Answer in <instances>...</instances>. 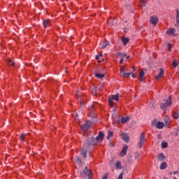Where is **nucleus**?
Segmentation results:
<instances>
[{"mask_svg":"<svg viewBox=\"0 0 179 179\" xmlns=\"http://www.w3.org/2000/svg\"><path fill=\"white\" fill-rule=\"evenodd\" d=\"M104 139V133L103 131H99V135L96 137V138L93 137H90L88 138L81 149V155L84 158L87 157V153L90 152V149H92L93 146L96 142H100V141H103Z\"/></svg>","mask_w":179,"mask_h":179,"instance_id":"obj_1","label":"nucleus"},{"mask_svg":"<svg viewBox=\"0 0 179 179\" xmlns=\"http://www.w3.org/2000/svg\"><path fill=\"white\" fill-rule=\"evenodd\" d=\"M171 104H173V101H171V96H169L168 99H164L161 103L159 107L166 113L167 111V107H171Z\"/></svg>","mask_w":179,"mask_h":179,"instance_id":"obj_2","label":"nucleus"},{"mask_svg":"<svg viewBox=\"0 0 179 179\" xmlns=\"http://www.w3.org/2000/svg\"><path fill=\"white\" fill-rule=\"evenodd\" d=\"M92 171H90L87 166H85L83 172H80V177L85 178L87 176L88 179H92Z\"/></svg>","mask_w":179,"mask_h":179,"instance_id":"obj_3","label":"nucleus"},{"mask_svg":"<svg viewBox=\"0 0 179 179\" xmlns=\"http://www.w3.org/2000/svg\"><path fill=\"white\" fill-rule=\"evenodd\" d=\"M113 100H115V101H118V100H120V95L118 94H116L113 95V98H109L108 103L110 107L114 106V101H113Z\"/></svg>","mask_w":179,"mask_h":179,"instance_id":"obj_4","label":"nucleus"},{"mask_svg":"<svg viewBox=\"0 0 179 179\" xmlns=\"http://www.w3.org/2000/svg\"><path fill=\"white\" fill-rule=\"evenodd\" d=\"M145 134L141 133L139 138V142H138V148L139 149L142 148V146H143V143H145Z\"/></svg>","mask_w":179,"mask_h":179,"instance_id":"obj_5","label":"nucleus"},{"mask_svg":"<svg viewBox=\"0 0 179 179\" xmlns=\"http://www.w3.org/2000/svg\"><path fill=\"white\" fill-rule=\"evenodd\" d=\"M77 99L78 101H80V104L81 106H85V100L86 99V96H85V95L77 94Z\"/></svg>","mask_w":179,"mask_h":179,"instance_id":"obj_6","label":"nucleus"},{"mask_svg":"<svg viewBox=\"0 0 179 179\" xmlns=\"http://www.w3.org/2000/svg\"><path fill=\"white\" fill-rule=\"evenodd\" d=\"M91 125H92V122L89 120L87 121L86 124H84L81 126L82 131H86L87 129H89Z\"/></svg>","mask_w":179,"mask_h":179,"instance_id":"obj_7","label":"nucleus"},{"mask_svg":"<svg viewBox=\"0 0 179 179\" xmlns=\"http://www.w3.org/2000/svg\"><path fill=\"white\" fill-rule=\"evenodd\" d=\"M150 22L152 24H153V26H156V24H157L159 22V19L157 18V17L153 15L150 17Z\"/></svg>","mask_w":179,"mask_h":179,"instance_id":"obj_8","label":"nucleus"},{"mask_svg":"<svg viewBox=\"0 0 179 179\" xmlns=\"http://www.w3.org/2000/svg\"><path fill=\"white\" fill-rule=\"evenodd\" d=\"M166 34L169 36H177V34H176V29L174 28H170L167 30Z\"/></svg>","mask_w":179,"mask_h":179,"instance_id":"obj_9","label":"nucleus"},{"mask_svg":"<svg viewBox=\"0 0 179 179\" xmlns=\"http://www.w3.org/2000/svg\"><path fill=\"white\" fill-rule=\"evenodd\" d=\"M162 76H164V69H160L159 73L155 77L156 80H159Z\"/></svg>","mask_w":179,"mask_h":179,"instance_id":"obj_10","label":"nucleus"},{"mask_svg":"<svg viewBox=\"0 0 179 179\" xmlns=\"http://www.w3.org/2000/svg\"><path fill=\"white\" fill-rule=\"evenodd\" d=\"M127 150H128V145H124L122 150L120 153L122 157H124V156H125V155H127Z\"/></svg>","mask_w":179,"mask_h":179,"instance_id":"obj_11","label":"nucleus"},{"mask_svg":"<svg viewBox=\"0 0 179 179\" xmlns=\"http://www.w3.org/2000/svg\"><path fill=\"white\" fill-rule=\"evenodd\" d=\"M155 128H157V129H163V128H164V123L163 122H159L155 125Z\"/></svg>","mask_w":179,"mask_h":179,"instance_id":"obj_12","label":"nucleus"},{"mask_svg":"<svg viewBox=\"0 0 179 179\" xmlns=\"http://www.w3.org/2000/svg\"><path fill=\"white\" fill-rule=\"evenodd\" d=\"M43 24L45 27V29H47V27H48V26L51 25V20H45L43 22Z\"/></svg>","mask_w":179,"mask_h":179,"instance_id":"obj_13","label":"nucleus"},{"mask_svg":"<svg viewBox=\"0 0 179 179\" xmlns=\"http://www.w3.org/2000/svg\"><path fill=\"white\" fill-rule=\"evenodd\" d=\"M122 138L124 142H129V136L127 134L122 133Z\"/></svg>","mask_w":179,"mask_h":179,"instance_id":"obj_14","label":"nucleus"},{"mask_svg":"<svg viewBox=\"0 0 179 179\" xmlns=\"http://www.w3.org/2000/svg\"><path fill=\"white\" fill-rule=\"evenodd\" d=\"M129 120H131V117H129V116L122 117L121 119V122L122 124H127L128 121H129Z\"/></svg>","mask_w":179,"mask_h":179,"instance_id":"obj_15","label":"nucleus"},{"mask_svg":"<svg viewBox=\"0 0 179 179\" xmlns=\"http://www.w3.org/2000/svg\"><path fill=\"white\" fill-rule=\"evenodd\" d=\"M157 159H158V160H159V162H164V160L166 159V157L164 156V154L160 153V154L157 156Z\"/></svg>","mask_w":179,"mask_h":179,"instance_id":"obj_16","label":"nucleus"},{"mask_svg":"<svg viewBox=\"0 0 179 179\" xmlns=\"http://www.w3.org/2000/svg\"><path fill=\"white\" fill-rule=\"evenodd\" d=\"M141 82H145V71H141L139 73Z\"/></svg>","mask_w":179,"mask_h":179,"instance_id":"obj_17","label":"nucleus"},{"mask_svg":"<svg viewBox=\"0 0 179 179\" xmlns=\"http://www.w3.org/2000/svg\"><path fill=\"white\" fill-rule=\"evenodd\" d=\"M109 44H110V41H106L105 42H103L101 46V50H104V48H106L107 45H109Z\"/></svg>","mask_w":179,"mask_h":179,"instance_id":"obj_18","label":"nucleus"},{"mask_svg":"<svg viewBox=\"0 0 179 179\" xmlns=\"http://www.w3.org/2000/svg\"><path fill=\"white\" fill-rule=\"evenodd\" d=\"M176 26H179V10H176Z\"/></svg>","mask_w":179,"mask_h":179,"instance_id":"obj_19","label":"nucleus"},{"mask_svg":"<svg viewBox=\"0 0 179 179\" xmlns=\"http://www.w3.org/2000/svg\"><path fill=\"white\" fill-rule=\"evenodd\" d=\"M159 169L160 170H166V169H167V162L161 164Z\"/></svg>","mask_w":179,"mask_h":179,"instance_id":"obj_20","label":"nucleus"},{"mask_svg":"<svg viewBox=\"0 0 179 179\" xmlns=\"http://www.w3.org/2000/svg\"><path fill=\"white\" fill-rule=\"evenodd\" d=\"M117 55L120 58L124 59V58H125V57H127V53H122L121 52H117Z\"/></svg>","mask_w":179,"mask_h":179,"instance_id":"obj_21","label":"nucleus"},{"mask_svg":"<svg viewBox=\"0 0 179 179\" xmlns=\"http://www.w3.org/2000/svg\"><path fill=\"white\" fill-rule=\"evenodd\" d=\"M139 8H141V6H146L148 5V1L145 0H140Z\"/></svg>","mask_w":179,"mask_h":179,"instance_id":"obj_22","label":"nucleus"},{"mask_svg":"<svg viewBox=\"0 0 179 179\" xmlns=\"http://www.w3.org/2000/svg\"><path fill=\"white\" fill-rule=\"evenodd\" d=\"M122 41L123 43V44H124V45H127V44H128V43H129V38H122Z\"/></svg>","mask_w":179,"mask_h":179,"instance_id":"obj_23","label":"nucleus"},{"mask_svg":"<svg viewBox=\"0 0 179 179\" xmlns=\"http://www.w3.org/2000/svg\"><path fill=\"white\" fill-rule=\"evenodd\" d=\"M95 76L96 78H97L98 79H103V78H104V76H106V75L104 74H101L99 73H95Z\"/></svg>","mask_w":179,"mask_h":179,"instance_id":"obj_24","label":"nucleus"},{"mask_svg":"<svg viewBox=\"0 0 179 179\" xmlns=\"http://www.w3.org/2000/svg\"><path fill=\"white\" fill-rule=\"evenodd\" d=\"M168 146H169V143H167V142L163 141L162 143V149H166V148H168Z\"/></svg>","mask_w":179,"mask_h":179,"instance_id":"obj_25","label":"nucleus"},{"mask_svg":"<svg viewBox=\"0 0 179 179\" xmlns=\"http://www.w3.org/2000/svg\"><path fill=\"white\" fill-rule=\"evenodd\" d=\"M116 169H118L119 170H121L122 169V166H121V162L120 161H117L115 164Z\"/></svg>","mask_w":179,"mask_h":179,"instance_id":"obj_26","label":"nucleus"},{"mask_svg":"<svg viewBox=\"0 0 179 179\" xmlns=\"http://www.w3.org/2000/svg\"><path fill=\"white\" fill-rule=\"evenodd\" d=\"M132 75V72L130 73H124L122 75V78H129Z\"/></svg>","mask_w":179,"mask_h":179,"instance_id":"obj_27","label":"nucleus"},{"mask_svg":"<svg viewBox=\"0 0 179 179\" xmlns=\"http://www.w3.org/2000/svg\"><path fill=\"white\" fill-rule=\"evenodd\" d=\"M8 64L10 66H15V62H13V60L9 59L8 60Z\"/></svg>","mask_w":179,"mask_h":179,"instance_id":"obj_28","label":"nucleus"},{"mask_svg":"<svg viewBox=\"0 0 179 179\" xmlns=\"http://www.w3.org/2000/svg\"><path fill=\"white\" fill-rule=\"evenodd\" d=\"M173 118H175V120H178V118H179L178 112H173Z\"/></svg>","mask_w":179,"mask_h":179,"instance_id":"obj_29","label":"nucleus"},{"mask_svg":"<svg viewBox=\"0 0 179 179\" xmlns=\"http://www.w3.org/2000/svg\"><path fill=\"white\" fill-rule=\"evenodd\" d=\"M173 68H177V66H178V63L176 59L173 60Z\"/></svg>","mask_w":179,"mask_h":179,"instance_id":"obj_30","label":"nucleus"},{"mask_svg":"<svg viewBox=\"0 0 179 179\" xmlns=\"http://www.w3.org/2000/svg\"><path fill=\"white\" fill-rule=\"evenodd\" d=\"M170 121V117L169 116H166L165 118H164V122L166 125H169V122Z\"/></svg>","mask_w":179,"mask_h":179,"instance_id":"obj_31","label":"nucleus"},{"mask_svg":"<svg viewBox=\"0 0 179 179\" xmlns=\"http://www.w3.org/2000/svg\"><path fill=\"white\" fill-rule=\"evenodd\" d=\"M152 127H156L157 125V119H154L151 123Z\"/></svg>","mask_w":179,"mask_h":179,"instance_id":"obj_32","label":"nucleus"},{"mask_svg":"<svg viewBox=\"0 0 179 179\" xmlns=\"http://www.w3.org/2000/svg\"><path fill=\"white\" fill-rule=\"evenodd\" d=\"M75 160L77 163H78V164H80V163H82V160L80 159V158L79 157H76Z\"/></svg>","mask_w":179,"mask_h":179,"instance_id":"obj_33","label":"nucleus"},{"mask_svg":"<svg viewBox=\"0 0 179 179\" xmlns=\"http://www.w3.org/2000/svg\"><path fill=\"white\" fill-rule=\"evenodd\" d=\"M112 136H113V132L112 131H108L107 139L110 140V138H112Z\"/></svg>","mask_w":179,"mask_h":179,"instance_id":"obj_34","label":"nucleus"},{"mask_svg":"<svg viewBox=\"0 0 179 179\" xmlns=\"http://www.w3.org/2000/svg\"><path fill=\"white\" fill-rule=\"evenodd\" d=\"M120 73H125V67L124 66H122L120 67Z\"/></svg>","mask_w":179,"mask_h":179,"instance_id":"obj_35","label":"nucleus"},{"mask_svg":"<svg viewBox=\"0 0 179 179\" xmlns=\"http://www.w3.org/2000/svg\"><path fill=\"white\" fill-rule=\"evenodd\" d=\"M140 156H141V155H139V153L135 152V154H134V159L136 160V159H139Z\"/></svg>","mask_w":179,"mask_h":179,"instance_id":"obj_36","label":"nucleus"},{"mask_svg":"<svg viewBox=\"0 0 179 179\" xmlns=\"http://www.w3.org/2000/svg\"><path fill=\"white\" fill-rule=\"evenodd\" d=\"M20 140L22 141V142H24V134H22L20 135Z\"/></svg>","mask_w":179,"mask_h":179,"instance_id":"obj_37","label":"nucleus"},{"mask_svg":"<svg viewBox=\"0 0 179 179\" xmlns=\"http://www.w3.org/2000/svg\"><path fill=\"white\" fill-rule=\"evenodd\" d=\"M172 48H173V45H171V43H168V50H169V51H171Z\"/></svg>","mask_w":179,"mask_h":179,"instance_id":"obj_38","label":"nucleus"},{"mask_svg":"<svg viewBox=\"0 0 179 179\" xmlns=\"http://www.w3.org/2000/svg\"><path fill=\"white\" fill-rule=\"evenodd\" d=\"M150 107H151V108H153L155 107V103H150Z\"/></svg>","mask_w":179,"mask_h":179,"instance_id":"obj_39","label":"nucleus"},{"mask_svg":"<svg viewBox=\"0 0 179 179\" xmlns=\"http://www.w3.org/2000/svg\"><path fill=\"white\" fill-rule=\"evenodd\" d=\"M122 177H124V173H123L120 174V176H118V179H122Z\"/></svg>","mask_w":179,"mask_h":179,"instance_id":"obj_40","label":"nucleus"},{"mask_svg":"<svg viewBox=\"0 0 179 179\" xmlns=\"http://www.w3.org/2000/svg\"><path fill=\"white\" fill-rule=\"evenodd\" d=\"M100 57H103L102 55H99L95 57L96 59H100Z\"/></svg>","mask_w":179,"mask_h":179,"instance_id":"obj_41","label":"nucleus"},{"mask_svg":"<svg viewBox=\"0 0 179 179\" xmlns=\"http://www.w3.org/2000/svg\"><path fill=\"white\" fill-rule=\"evenodd\" d=\"M100 90H101V89L99 88V87L94 89V92H100Z\"/></svg>","mask_w":179,"mask_h":179,"instance_id":"obj_42","label":"nucleus"},{"mask_svg":"<svg viewBox=\"0 0 179 179\" xmlns=\"http://www.w3.org/2000/svg\"><path fill=\"white\" fill-rule=\"evenodd\" d=\"M107 177H108V173H106V174L103 176L102 179H107Z\"/></svg>","mask_w":179,"mask_h":179,"instance_id":"obj_43","label":"nucleus"},{"mask_svg":"<svg viewBox=\"0 0 179 179\" xmlns=\"http://www.w3.org/2000/svg\"><path fill=\"white\" fill-rule=\"evenodd\" d=\"M120 64H123L124 63V59L121 58L120 60Z\"/></svg>","mask_w":179,"mask_h":179,"instance_id":"obj_44","label":"nucleus"},{"mask_svg":"<svg viewBox=\"0 0 179 179\" xmlns=\"http://www.w3.org/2000/svg\"><path fill=\"white\" fill-rule=\"evenodd\" d=\"M131 76H132V78H134V79H135V78H136V76L135 75V73H131Z\"/></svg>","mask_w":179,"mask_h":179,"instance_id":"obj_45","label":"nucleus"},{"mask_svg":"<svg viewBox=\"0 0 179 179\" xmlns=\"http://www.w3.org/2000/svg\"><path fill=\"white\" fill-rule=\"evenodd\" d=\"M135 69H135V66H133V67H132V71H133V72H135Z\"/></svg>","mask_w":179,"mask_h":179,"instance_id":"obj_46","label":"nucleus"},{"mask_svg":"<svg viewBox=\"0 0 179 179\" xmlns=\"http://www.w3.org/2000/svg\"><path fill=\"white\" fill-rule=\"evenodd\" d=\"M126 57H126L127 59H129V57H130L129 56H126Z\"/></svg>","mask_w":179,"mask_h":179,"instance_id":"obj_47","label":"nucleus"},{"mask_svg":"<svg viewBox=\"0 0 179 179\" xmlns=\"http://www.w3.org/2000/svg\"><path fill=\"white\" fill-rule=\"evenodd\" d=\"M177 173H178V172L174 171V172H173V174L176 175V174H177Z\"/></svg>","mask_w":179,"mask_h":179,"instance_id":"obj_48","label":"nucleus"},{"mask_svg":"<svg viewBox=\"0 0 179 179\" xmlns=\"http://www.w3.org/2000/svg\"><path fill=\"white\" fill-rule=\"evenodd\" d=\"M128 29H124V31H127Z\"/></svg>","mask_w":179,"mask_h":179,"instance_id":"obj_49","label":"nucleus"},{"mask_svg":"<svg viewBox=\"0 0 179 179\" xmlns=\"http://www.w3.org/2000/svg\"><path fill=\"white\" fill-rule=\"evenodd\" d=\"M165 179H167V178H165Z\"/></svg>","mask_w":179,"mask_h":179,"instance_id":"obj_50","label":"nucleus"}]
</instances>
